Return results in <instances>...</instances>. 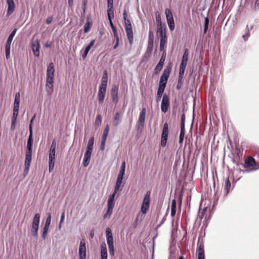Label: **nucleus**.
Masks as SVG:
<instances>
[{
    "mask_svg": "<svg viewBox=\"0 0 259 259\" xmlns=\"http://www.w3.org/2000/svg\"><path fill=\"white\" fill-rule=\"evenodd\" d=\"M33 139V134L29 133L27 141L26 150L25 154L24 172L27 174L29 170L32 160Z\"/></svg>",
    "mask_w": 259,
    "mask_h": 259,
    "instance_id": "obj_1",
    "label": "nucleus"
},
{
    "mask_svg": "<svg viewBox=\"0 0 259 259\" xmlns=\"http://www.w3.org/2000/svg\"><path fill=\"white\" fill-rule=\"evenodd\" d=\"M108 83V73L106 70L103 71L101 84L99 87L98 92V102L102 104L105 99Z\"/></svg>",
    "mask_w": 259,
    "mask_h": 259,
    "instance_id": "obj_2",
    "label": "nucleus"
},
{
    "mask_svg": "<svg viewBox=\"0 0 259 259\" xmlns=\"http://www.w3.org/2000/svg\"><path fill=\"white\" fill-rule=\"evenodd\" d=\"M94 142L95 138L94 136L91 137L88 141L83 159L82 165L84 167H87L90 163Z\"/></svg>",
    "mask_w": 259,
    "mask_h": 259,
    "instance_id": "obj_3",
    "label": "nucleus"
},
{
    "mask_svg": "<svg viewBox=\"0 0 259 259\" xmlns=\"http://www.w3.org/2000/svg\"><path fill=\"white\" fill-rule=\"evenodd\" d=\"M123 16L124 21V28L127 35V38L129 44L131 45L133 42V31L131 21L130 19L127 18V13L126 10L124 11Z\"/></svg>",
    "mask_w": 259,
    "mask_h": 259,
    "instance_id": "obj_4",
    "label": "nucleus"
},
{
    "mask_svg": "<svg viewBox=\"0 0 259 259\" xmlns=\"http://www.w3.org/2000/svg\"><path fill=\"white\" fill-rule=\"evenodd\" d=\"M107 243L108 246L110 255L113 256L114 255V240L113 234L110 228L108 227L105 230Z\"/></svg>",
    "mask_w": 259,
    "mask_h": 259,
    "instance_id": "obj_5",
    "label": "nucleus"
},
{
    "mask_svg": "<svg viewBox=\"0 0 259 259\" xmlns=\"http://www.w3.org/2000/svg\"><path fill=\"white\" fill-rule=\"evenodd\" d=\"M40 215L39 213L34 214L31 227V235L35 238H38V231L40 223Z\"/></svg>",
    "mask_w": 259,
    "mask_h": 259,
    "instance_id": "obj_6",
    "label": "nucleus"
},
{
    "mask_svg": "<svg viewBox=\"0 0 259 259\" xmlns=\"http://www.w3.org/2000/svg\"><path fill=\"white\" fill-rule=\"evenodd\" d=\"M150 195L151 192L148 191L143 198L141 206V211L144 214H146L149 209L151 200Z\"/></svg>",
    "mask_w": 259,
    "mask_h": 259,
    "instance_id": "obj_7",
    "label": "nucleus"
},
{
    "mask_svg": "<svg viewBox=\"0 0 259 259\" xmlns=\"http://www.w3.org/2000/svg\"><path fill=\"white\" fill-rule=\"evenodd\" d=\"M169 133L168 124L167 122H165L163 124L161 135L160 146L164 148L166 146L168 139Z\"/></svg>",
    "mask_w": 259,
    "mask_h": 259,
    "instance_id": "obj_8",
    "label": "nucleus"
},
{
    "mask_svg": "<svg viewBox=\"0 0 259 259\" xmlns=\"http://www.w3.org/2000/svg\"><path fill=\"white\" fill-rule=\"evenodd\" d=\"M165 14L169 29L171 31H172L174 30L175 25L174 16L171 10L169 9L166 8L165 10Z\"/></svg>",
    "mask_w": 259,
    "mask_h": 259,
    "instance_id": "obj_9",
    "label": "nucleus"
},
{
    "mask_svg": "<svg viewBox=\"0 0 259 259\" xmlns=\"http://www.w3.org/2000/svg\"><path fill=\"white\" fill-rule=\"evenodd\" d=\"M170 106V100L168 96L166 94H164L162 97L161 103V111L162 113H165L167 112Z\"/></svg>",
    "mask_w": 259,
    "mask_h": 259,
    "instance_id": "obj_10",
    "label": "nucleus"
},
{
    "mask_svg": "<svg viewBox=\"0 0 259 259\" xmlns=\"http://www.w3.org/2000/svg\"><path fill=\"white\" fill-rule=\"evenodd\" d=\"M257 165L255 160L252 157H248L245 159L243 167L245 168H251V170H255L258 168H254Z\"/></svg>",
    "mask_w": 259,
    "mask_h": 259,
    "instance_id": "obj_11",
    "label": "nucleus"
},
{
    "mask_svg": "<svg viewBox=\"0 0 259 259\" xmlns=\"http://www.w3.org/2000/svg\"><path fill=\"white\" fill-rule=\"evenodd\" d=\"M54 82V75H47L46 86L48 87L47 93L51 95L53 92V83Z\"/></svg>",
    "mask_w": 259,
    "mask_h": 259,
    "instance_id": "obj_12",
    "label": "nucleus"
},
{
    "mask_svg": "<svg viewBox=\"0 0 259 259\" xmlns=\"http://www.w3.org/2000/svg\"><path fill=\"white\" fill-rule=\"evenodd\" d=\"M146 114V109L145 108H143L140 113L138 122L136 124V127L138 130H139L144 126Z\"/></svg>",
    "mask_w": 259,
    "mask_h": 259,
    "instance_id": "obj_13",
    "label": "nucleus"
},
{
    "mask_svg": "<svg viewBox=\"0 0 259 259\" xmlns=\"http://www.w3.org/2000/svg\"><path fill=\"white\" fill-rule=\"evenodd\" d=\"M55 149H50L49 154V170L51 172L54 169L55 159Z\"/></svg>",
    "mask_w": 259,
    "mask_h": 259,
    "instance_id": "obj_14",
    "label": "nucleus"
},
{
    "mask_svg": "<svg viewBox=\"0 0 259 259\" xmlns=\"http://www.w3.org/2000/svg\"><path fill=\"white\" fill-rule=\"evenodd\" d=\"M204 243L202 240L200 241V238L198 239L196 252L197 253V259H205V253L204 249Z\"/></svg>",
    "mask_w": 259,
    "mask_h": 259,
    "instance_id": "obj_15",
    "label": "nucleus"
},
{
    "mask_svg": "<svg viewBox=\"0 0 259 259\" xmlns=\"http://www.w3.org/2000/svg\"><path fill=\"white\" fill-rule=\"evenodd\" d=\"M111 97L112 102L116 104L118 101V87L116 85H113L110 90Z\"/></svg>",
    "mask_w": 259,
    "mask_h": 259,
    "instance_id": "obj_16",
    "label": "nucleus"
},
{
    "mask_svg": "<svg viewBox=\"0 0 259 259\" xmlns=\"http://www.w3.org/2000/svg\"><path fill=\"white\" fill-rule=\"evenodd\" d=\"M85 242L84 240L82 239L80 241L78 254L80 259H85L86 258V246Z\"/></svg>",
    "mask_w": 259,
    "mask_h": 259,
    "instance_id": "obj_17",
    "label": "nucleus"
},
{
    "mask_svg": "<svg viewBox=\"0 0 259 259\" xmlns=\"http://www.w3.org/2000/svg\"><path fill=\"white\" fill-rule=\"evenodd\" d=\"M172 66L170 63H169L166 67L164 68L161 76H160V79L167 81L169 77L170 71L171 70Z\"/></svg>",
    "mask_w": 259,
    "mask_h": 259,
    "instance_id": "obj_18",
    "label": "nucleus"
},
{
    "mask_svg": "<svg viewBox=\"0 0 259 259\" xmlns=\"http://www.w3.org/2000/svg\"><path fill=\"white\" fill-rule=\"evenodd\" d=\"M172 66L170 63H169L166 67L164 68L161 76H160V79L167 81L169 77L170 71L171 70Z\"/></svg>",
    "mask_w": 259,
    "mask_h": 259,
    "instance_id": "obj_19",
    "label": "nucleus"
},
{
    "mask_svg": "<svg viewBox=\"0 0 259 259\" xmlns=\"http://www.w3.org/2000/svg\"><path fill=\"white\" fill-rule=\"evenodd\" d=\"M40 48V43L38 39L33 41L31 44V49L33 54L36 57H39L40 55L39 50Z\"/></svg>",
    "mask_w": 259,
    "mask_h": 259,
    "instance_id": "obj_20",
    "label": "nucleus"
},
{
    "mask_svg": "<svg viewBox=\"0 0 259 259\" xmlns=\"http://www.w3.org/2000/svg\"><path fill=\"white\" fill-rule=\"evenodd\" d=\"M6 3L8 6L6 15L9 17L14 12L16 5L14 0H6Z\"/></svg>",
    "mask_w": 259,
    "mask_h": 259,
    "instance_id": "obj_21",
    "label": "nucleus"
},
{
    "mask_svg": "<svg viewBox=\"0 0 259 259\" xmlns=\"http://www.w3.org/2000/svg\"><path fill=\"white\" fill-rule=\"evenodd\" d=\"M95 42V39L92 40L90 42V43L85 47V48L84 50L82 49L81 50V52H82V57L83 59H84L87 58L88 53L90 51L91 49L94 45Z\"/></svg>",
    "mask_w": 259,
    "mask_h": 259,
    "instance_id": "obj_22",
    "label": "nucleus"
},
{
    "mask_svg": "<svg viewBox=\"0 0 259 259\" xmlns=\"http://www.w3.org/2000/svg\"><path fill=\"white\" fill-rule=\"evenodd\" d=\"M156 32L159 37L166 36V25L165 24L156 25Z\"/></svg>",
    "mask_w": 259,
    "mask_h": 259,
    "instance_id": "obj_23",
    "label": "nucleus"
},
{
    "mask_svg": "<svg viewBox=\"0 0 259 259\" xmlns=\"http://www.w3.org/2000/svg\"><path fill=\"white\" fill-rule=\"evenodd\" d=\"M189 57V50L188 49H185L183 55L182 59L180 63V66L186 67L187 64V61Z\"/></svg>",
    "mask_w": 259,
    "mask_h": 259,
    "instance_id": "obj_24",
    "label": "nucleus"
},
{
    "mask_svg": "<svg viewBox=\"0 0 259 259\" xmlns=\"http://www.w3.org/2000/svg\"><path fill=\"white\" fill-rule=\"evenodd\" d=\"M123 179L117 178L115 185L114 187V191L118 192V191H122L124 184L123 183Z\"/></svg>",
    "mask_w": 259,
    "mask_h": 259,
    "instance_id": "obj_25",
    "label": "nucleus"
},
{
    "mask_svg": "<svg viewBox=\"0 0 259 259\" xmlns=\"http://www.w3.org/2000/svg\"><path fill=\"white\" fill-rule=\"evenodd\" d=\"M107 17L108 20H111L114 18L113 4H107Z\"/></svg>",
    "mask_w": 259,
    "mask_h": 259,
    "instance_id": "obj_26",
    "label": "nucleus"
},
{
    "mask_svg": "<svg viewBox=\"0 0 259 259\" xmlns=\"http://www.w3.org/2000/svg\"><path fill=\"white\" fill-rule=\"evenodd\" d=\"M101 259H107L108 253L105 244L101 245Z\"/></svg>",
    "mask_w": 259,
    "mask_h": 259,
    "instance_id": "obj_27",
    "label": "nucleus"
},
{
    "mask_svg": "<svg viewBox=\"0 0 259 259\" xmlns=\"http://www.w3.org/2000/svg\"><path fill=\"white\" fill-rule=\"evenodd\" d=\"M11 45V42L6 41V45L5 46V49L6 58L7 60H9L11 57V56H10Z\"/></svg>",
    "mask_w": 259,
    "mask_h": 259,
    "instance_id": "obj_28",
    "label": "nucleus"
},
{
    "mask_svg": "<svg viewBox=\"0 0 259 259\" xmlns=\"http://www.w3.org/2000/svg\"><path fill=\"white\" fill-rule=\"evenodd\" d=\"M231 187V183L230 181L229 177H228L225 180L224 190L226 192V195H227L229 194L230 191Z\"/></svg>",
    "mask_w": 259,
    "mask_h": 259,
    "instance_id": "obj_29",
    "label": "nucleus"
},
{
    "mask_svg": "<svg viewBox=\"0 0 259 259\" xmlns=\"http://www.w3.org/2000/svg\"><path fill=\"white\" fill-rule=\"evenodd\" d=\"M55 68L53 62H50L47 66V75H54Z\"/></svg>",
    "mask_w": 259,
    "mask_h": 259,
    "instance_id": "obj_30",
    "label": "nucleus"
},
{
    "mask_svg": "<svg viewBox=\"0 0 259 259\" xmlns=\"http://www.w3.org/2000/svg\"><path fill=\"white\" fill-rule=\"evenodd\" d=\"M160 46H159V51H164V47L165 45L167 43V36H162L160 37Z\"/></svg>",
    "mask_w": 259,
    "mask_h": 259,
    "instance_id": "obj_31",
    "label": "nucleus"
},
{
    "mask_svg": "<svg viewBox=\"0 0 259 259\" xmlns=\"http://www.w3.org/2000/svg\"><path fill=\"white\" fill-rule=\"evenodd\" d=\"M90 17H87V20L83 26V32L84 33H87L89 32L92 26V22L89 20Z\"/></svg>",
    "mask_w": 259,
    "mask_h": 259,
    "instance_id": "obj_32",
    "label": "nucleus"
},
{
    "mask_svg": "<svg viewBox=\"0 0 259 259\" xmlns=\"http://www.w3.org/2000/svg\"><path fill=\"white\" fill-rule=\"evenodd\" d=\"M20 100V94L19 92L16 93L15 94V96L13 108H19Z\"/></svg>",
    "mask_w": 259,
    "mask_h": 259,
    "instance_id": "obj_33",
    "label": "nucleus"
},
{
    "mask_svg": "<svg viewBox=\"0 0 259 259\" xmlns=\"http://www.w3.org/2000/svg\"><path fill=\"white\" fill-rule=\"evenodd\" d=\"M121 122L119 112H116L114 117L113 125L116 127Z\"/></svg>",
    "mask_w": 259,
    "mask_h": 259,
    "instance_id": "obj_34",
    "label": "nucleus"
},
{
    "mask_svg": "<svg viewBox=\"0 0 259 259\" xmlns=\"http://www.w3.org/2000/svg\"><path fill=\"white\" fill-rule=\"evenodd\" d=\"M164 64L158 62L157 65H156L155 68H154V73L155 75H157L159 73V72L161 71Z\"/></svg>",
    "mask_w": 259,
    "mask_h": 259,
    "instance_id": "obj_35",
    "label": "nucleus"
},
{
    "mask_svg": "<svg viewBox=\"0 0 259 259\" xmlns=\"http://www.w3.org/2000/svg\"><path fill=\"white\" fill-rule=\"evenodd\" d=\"M50 226L47 225V224H45L42 231V238L43 239H45L47 236L48 231L49 230Z\"/></svg>",
    "mask_w": 259,
    "mask_h": 259,
    "instance_id": "obj_36",
    "label": "nucleus"
},
{
    "mask_svg": "<svg viewBox=\"0 0 259 259\" xmlns=\"http://www.w3.org/2000/svg\"><path fill=\"white\" fill-rule=\"evenodd\" d=\"M50 226L47 225V224H45L42 231V238L43 239H45L47 236L48 231L49 230Z\"/></svg>",
    "mask_w": 259,
    "mask_h": 259,
    "instance_id": "obj_37",
    "label": "nucleus"
},
{
    "mask_svg": "<svg viewBox=\"0 0 259 259\" xmlns=\"http://www.w3.org/2000/svg\"><path fill=\"white\" fill-rule=\"evenodd\" d=\"M19 109V108H13V112L12 118V120H13V123L17 121V117L18 116Z\"/></svg>",
    "mask_w": 259,
    "mask_h": 259,
    "instance_id": "obj_38",
    "label": "nucleus"
},
{
    "mask_svg": "<svg viewBox=\"0 0 259 259\" xmlns=\"http://www.w3.org/2000/svg\"><path fill=\"white\" fill-rule=\"evenodd\" d=\"M151 54L152 53L146 51L142 56V58L141 59V62H147V61L151 57Z\"/></svg>",
    "mask_w": 259,
    "mask_h": 259,
    "instance_id": "obj_39",
    "label": "nucleus"
},
{
    "mask_svg": "<svg viewBox=\"0 0 259 259\" xmlns=\"http://www.w3.org/2000/svg\"><path fill=\"white\" fill-rule=\"evenodd\" d=\"M164 90H161L160 89H157V95L156 97V102H158L161 100V98L163 97Z\"/></svg>",
    "mask_w": 259,
    "mask_h": 259,
    "instance_id": "obj_40",
    "label": "nucleus"
},
{
    "mask_svg": "<svg viewBox=\"0 0 259 259\" xmlns=\"http://www.w3.org/2000/svg\"><path fill=\"white\" fill-rule=\"evenodd\" d=\"M109 132V125L107 124L104 130L102 136V139L106 140Z\"/></svg>",
    "mask_w": 259,
    "mask_h": 259,
    "instance_id": "obj_41",
    "label": "nucleus"
},
{
    "mask_svg": "<svg viewBox=\"0 0 259 259\" xmlns=\"http://www.w3.org/2000/svg\"><path fill=\"white\" fill-rule=\"evenodd\" d=\"M17 31V28H14L13 29L12 32L10 33V35H9L7 41L9 42H11L12 43V40L13 39L14 37L15 36L16 32Z\"/></svg>",
    "mask_w": 259,
    "mask_h": 259,
    "instance_id": "obj_42",
    "label": "nucleus"
},
{
    "mask_svg": "<svg viewBox=\"0 0 259 259\" xmlns=\"http://www.w3.org/2000/svg\"><path fill=\"white\" fill-rule=\"evenodd\" d=\"M185 69V67L180 66L178 79L183 80Z\"/></svg>",
    "mask_w": 259,
    "mask_h": 259,
    "instance_id": "obj_43",
    "label": "nucleus"
},
{
    "mask_svg": "<svg viewBox=\"0 0 259 259\" xmlns=\"http://www.w3.org/2000/svg\"><path fill=\"white\" fill-rule=\"evenodd\" d=\"M246 32L244 34L242 35V37L244 39V41H246L248 40L249 37L250 36V32L249 29L248 25L246 27Z\"/></svg>",
    "mask_w": 259,
    "mask_h": 259,
    "instance_id": "obj_44",
    "label": "nucleus"
},
{
    "mask_svg": "<svg viewBox=\"0 0 259 259\" xmlns=\"http://www.w3.org/2000/svg\"><path fill=\"white\" fill-rule=\"evenodd\" d=\"M155 15H156L155 19H156V25L164 24V23H162V22L161 21V18L160 15L158 11L156 12Z\"/></svg>",
    "mask_w": 259,
    "mask_h": 259,
    "instance_id": "obj_45",
    "label": "nucleus"
},
{
    "mask_svg": "<svg viewBox=\"0 0 259 259\" xmlns=\"http://www.w3.org/2000/svg\"><path fill=\"white\" fill-rule=\"evenodd\" d=\"M167 81H165V80H162V79L159 80V84H158V89L161 90H165V88L166 86Z\"/></svg>",
    "mask_w": 259,
    "mask_h": 259,
    "instance_id": "obj_46",
    "label": "nucleus"
},
{
    "mask_svg": "<svg viewBox=\"0 0 259 259\" xmlns=\"http://www.w3.org/2000/svg\"><path fill=\"white\" fill-rule=\"evenodd\" d=\"M113 210L107 208L106 213L103 215L104 219H109L112 213Z\"/></svg>",
    "mask_w": 259,
    "mask_h": 259,
    "instance_id": "obj_47",
    "label": "nucleus"
},
{
    "mask_svg": "<svg viewBox=\"0 0 259 259\" xmlns=\"http://www.w3.org/2000/svg\"><path fill=\"white\" fill-rule=\"evenodd\" d=\"M35 118V115L34 114L30 120V123L29 124V133H31V134H33L32 124H33V123Z\"/></svg>",
    "mask_w": 259,
    "mask_h": 259,
    "instance_id": "obj_48",
    "label": "nucleus"
},
{
    "mask_svg": "<svg viewBox=\"0 0 259 259\" xmlns=\"http://www.w3.org/2000/svg\"><path fill=\"white\" fill-rule=\"evenodd\" d=\"M186 132H180V134L179 137V143L180 145H182L184 141Z\"/></svg>",
    "mask_w": 259,
    "mask_h": 259,
    "instance_id": "obj_49",
    "label": "nucleus"
},
{
    "mask_svg": "<svg viewBox=\"0 0 259 259\" xmlns=\"http://www.w3.org/2000/svg\"><path fill=\"white\" fill-rule=\"evenodd\" d=\"M209 25V19L207 17H206L204 20V33H206L208 28Z\"/></svg>",
    "mask_w": 259,
    "mask_h": 259,
    "instance_id": "obj_50",
    "label": "nucleus"
},
{
    "mask_svg": "<svg viewBox=\"0 0 259 259\" xmlns=\"http://www.w3.org/2000/svg\"><path fill=\"white\" fill-rule=\"evenodd\" d=\"M101 122H102V117H101V115L98 114L97 115V117L96 118L95 124V125L99 126V125L101 124Z\"/></svg>",
    "mask_w": 259,
    "mask_h": 259,
    "instance_id": "obj_51",
    "label": "nucleus"
},
{
    "mask_svg": "<svg viewBox=\"0 0 259 259\" xmlns=\"http://www.w3.org/2000/svg\"><path fill=\"white\" fill-rule=\"evenodd\" d=\"M114 201L110 200H107V208L113 210L114 206Z\"/></svg>",
    "mask_w": 259,
    "mask_h": 259,
    "instance_id": "obj_52",
    "label": "nucleus"
},
{
    "mask_svg": "<svg viewBox=\"0 0 259 259\" xmlns=\"http://www.w3.org/2000/svg\"><path fill=\"white\" fill-rule=\"evenodd\" d=\"M125 169L122 168H120L119 172L118 174L117 177L121 179H124V176L125 175Z\"/></svg>",
    "mask_w": 259,
    "mask_h": 259,
    "instance_id": "obj_53",
    "label": "nucleus"
},
{
    "mask_svg": "<svg viewBox=\"0 0 259 259\" xmlns=\"http://www.w3.org/2000/svg\"><path fill=\"white\" fill-rule=\"evenodd\" d=\"M162 54L158 62L161 63L163 64H164V62L166 59V51H162Z\"/></svg>",
    "mask_w": 259,
    "mask_h": 259,
    "instance_id": "obj_54",
    "label": "nucleus"
},
{
    "mask_svg": "<svg viewBox=\"0 0 259 259\" xmlns=\"http://www.w3.org/2000/svg\"><path fill=\"white\" fill-rule=\"evenodd\" d=\"M47 219L45 222V224H47V225L50 226L51 222V213H47Z\"/></svg>",
    "mask_w": 259,
    "mask_h": 259,
    "instance_id": "obj_55",
    "label": "nucleus"
},
{
    "mask_svg": "<svg viewBox=\"0 0 259 259\" xmlns=\"http://www.w3.org/2000/svg\"><path fill=\"white\" fill-rule=\"evenodd\" d=\"M153 49V44H148L147 48L146 51L152 53Z\"/></svg>",
    "mask_w": 259,
    "mask_h": 259,
    "instance_id": "obj_56",
    "label": "nucleus"
},
{
    "mask_svg": "<svg viewBox=\"0 0 259 259\" xmlns=\"http://www.w3.org/2000/svg\"><path fill=\"white\" fill-rule=\"evenodd\" d=\"M183 84V80L178 79V83L176 86V89L178 90H180L182 88V86Z\"/></svg>",
    "mask_w": 259,
    "mask_h": 259,
    "instance_id": "obj_57",
    "label": "nucleus"
},
{
    "mask_svg": "<svg viewBox=\"0 0 259 259\" xmlns=\"http://www.w3.org/2000/svg\"><path fill=\"white\" fill-rule=\"evenodd\" d=\"M106 140L101 139V145H100V149L101 150H104L105 147Z\"/></svg>",
    "mask_w": 259,
    "mask_h": 259,
    "instance_id": "obj_58",
    "label": "nucleus"
},
{
    "mask_svg": "<svg viewBox=\"0 0 259 259\" xmlns=\"http://www.w3.org/2000/svg\"><path fill=\"white\" fill-rule=\"evenodd\" d=\"M117 193V192L113 191V192L110 195L108 200L114 201L115 197Z\"/></svg>",
    "mask_w": 259,
    "mask_h": 259,
    "instance_id": "obj_59",
    "label": "nucleus"
},
{
    "mask_svg": "<svg viewBox=\"0 0 259 259\" xmlns=\"http://www.w3.org/2000/svg\"><path fill=\"white\" fill-rule=\"evenodd\" d=\"M180 132H186L185 131V122H180Z\"/></svg>",
    "mask_w": 259,
    "mask_h": 259,
    "instance_id": "obj_60",
    "label": "nucleus"
},
{
    "mask_svg": "<svg viewBox=\"0 0 259 259\" xmlns=\"http://www.w3.org/2000/svg\"><path fill=\"white\" fill-rule=\"evenodd\" d=\"M53 19V17L52 16H49L46 20V23L47 24H50L52 23Z\"/></svg>",
    "mask_w": 259,
    "mask_h": 259,
    "instance_id": "obj_61",
    "label": "nucleus"
},
{
    "mask_svg": "<svg viewBox=\"0 0 259 259\" xmlns=\"http://www.w3.org/2000/svg\"><path fill=\"white\" fill-rule=\"evenodd\" d=\"M171 208H177V201L175 199L171 201Z\"/></svg>",
    "mask_w": 259,
    "mask_h": 259,
    "instance_id": "obj_62",
    "label": "nucleus"
},
{
    "mask_svg": "<svg viewBox=\"0 0 259 259\" xmlns=\"http://www.w3.org/2000/svg\"><path fill=\"white\" fill-rule=\"evenodd\" d=\"M56 140L55 139H54L52 141L50 149H52L53 148V149H56Z\"/></svg>",
    "mask_w": 259,
    "mask_h": 259,
    "instance_id": "obj_63",
    "label": "nucleus"
},
{
    "mask_svg": "<svg viewBox=\"0 0 259 259\" xmlns=\"http://www.w3.org/2000/svg\"><path fill=\"white\" fill-rule=\"evenodd\" d=\"M254 9L255 10H257L259 9V0H256Z\"/></svg>",
    "mask_w": 259,
    "mask_h": 259,
    "instance_id": "obj_64",
    "label": "nucleus"
}]
</instances>
